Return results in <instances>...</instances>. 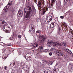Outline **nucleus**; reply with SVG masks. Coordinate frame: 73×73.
<instances>
[{
	"mask_svg": "<svg viewBox=\"0 0 73 73\" xmlns=\"http://www.w3.org/2000/svg\"><path fill=\"white\" fill-rule=\"evenodd\" d=\"M33 7L30 6H27L25 7L24 9V15L25 16V20H29L30 19V15H33Z\"/></svg>",
	"mask_w": 73,
	"mask_h": 73,
	"instance_id": "1",
	"label": "nucleus"
},
{
	"mask_svg": "<svg viewBox=\"0 0 73 73\" xmlns=\"http://www.w3.org/2000/svg\"><path fill=\"white\" fill-rule=\"evenodd\" d=\"M38 7L39 9H40L42 10V9L43 10L44 9V8H42V7L44 6V1H43L42 2H39L37 4Z\"/></svg>",
	"mask_w": 73,
	"mask_h": 73,
	"instance_id": "2",
	"label": "nucleus"
},
{
	"mask_svg": "<svg viewBox=\"0 0 73 73\" xmlns=\"http://www.w3.org/2000/svg\"><path fill=\"white\" fill-rule=\"evenodd\" d=\"M12 3L11 1H10L9 2L7 5H8L11 6V5H12ZM3 10L4 11H5V12H9V6L8 5H7V6H6L4 8Z\"/></svg>",
	"mask_w": 73,
	"mask_h": 73,
	"instance_id": "3",
	"label": "nucleus"
},
{
	"mask_svg": "<svg viewBox=\"0 0 73 73\" xmlns=\"http://www.w3.org/2000/svg\"><path fill=\"white\" fill-rule=\"evenodd\" d=\"M40 38L42 39L40 41V43H43L44 42H45V40H46V38L44 36L40 37Z\"/></svg>",
	"mask_w": 73,
	"mask_h": 73,
	"instance_id": "4",
	"label": "nucleus"
},
{
	"mask_svg": "<svg viewBox=\"0 0 73 73\" xmlns=\"http://www.w3.org/2000/svg\"><path fill=\"white\" fill-rule=\"evenodd\" d=\"M29 31H30L31 32L34 33L35 32V27H32V25H30L29 27Z\"/></svg>",
	"mask_w": 73,
	"mask_h": 73,
	"instance_id": "5",
	"label": "nucleus"
},
{
	"mask_svg": "<svg viewBox=\"0 0 73 73\" xmlns=\"http://www.w3.org/2000/svg\"><path fill=\"white\" fill-rule=\"evenodd\" d=\"M46 18V20L48 22H50L52 20V17L50 15L47 16Z\"/></svg>",
	"mask_w": 73,
	"mask_h": 73,
	"instance_id": "6",
	"label": "nucleus"
},
{
	"mask_svg": "<svg viewBox=\"0 0 73 73\" xmlns=\"http://www.w3.org/2000/svg\"><path fill=\"white\" fill-rule=\"evenodd\" d=\"M47 46H48L50 47L52 46V41L50 40H47Z\"/></svg>",
	"mask_w": 73,
	"mask_h": 73,
	"instance_id": "7",
	"label": "nucleus"
},
{
	"mask_svg": "<svg viewBox=\"0 0 73 73\" xmlns=\"http://www.w3.org/2000/svg\"><path fill=\"white\" fill-rule=\"evenodd\" d=\"M36 35L37 37L40 38V37H42L43 35H40L41 34V31H36Z\"/></svg>",
	"mask_w": 73,
	"mask_h": 73,
	"instance_id": "8",
	"label": "nucleus"
},
{
	"mask_svg": "<svg viewBox=\"0 0 73 73\" xmlns=\"http://www.w3.org/2000/svg\"><path fill=\"white\" fill-rule=\"evenodd\" d=\"M56 53L59 56H63V54H62V53L61 52V50H57Z\"/></svg>",
	"mask_w": 73,
	"mask_h": 73,
	"instance_id": "9",
	"label": "nucleus"
},
{
	"mask_svg": "<svg viewBox=\"0 0 73 73\" xmlns=\"http://www.w3.org/2000/svg\"><path fill=\"white\" fill-rule=\"evenodd\" d=\"M57 33L58 35H59V36L61 35V28L60 27H58V28Z\"/></svg>",
	"mask_w": 73,
	"mask_h": 73,
	"instance_id": "10",
	"label": "nucleus"
},
{
	"mask_svg": "<svg viewBox=\"0 0 73 73\" xmlns=\"http://www.w3.org/2000/svg\"><path fill=\"white\" fill-rule=\"evenodd\" d=\"M48 10V8H47L45 7H44L43 11H42V13L41 15H44L45 14V13L46 12V11Z\"/></svg>",
	"mask_w": 73,
	"mask_h": 73,
	"instance_id": "11",
	"label": "nucleus"
},
{
	"mask_svg": "<svg viewBox=\"0 0 73 73\" xmlns=\"http://www.w3.org/2000/svg\"><path fill=\"white\" fill-rule=\"evenodd\" d=\"M57 45H59V46H61L62 45H63V46H66V44L65 43H64V42H62L60 43H59V42H57Z\"/></svg>",
	"mask_w": 73,
	"mask_h": 73,
	"instance_id": "12",
	"label": "nucleus"
},
{
	"mask_svg": "<svg viewBox=\"0 0 73 73\" xmlns=\"http://www.w3.org/2000/svg\"><path fill=\"white\" fill-rule=\"evenodd\" d=\"M22 13L21 12V10L19 11L18 13V16L19 17H22V16H23V15L21 14Z\"/></svg>",
	"mask_w": 73,
	"mask_h": 73,
	"instance_id": "13",
	"label": "nucleus"
},
{
	"mask_svg": "<svg viewBox=\"0 0 73 73\" xmlns=\"http://www.w3.org/2000/svg\"><path fill=\"white\" fill-rule=\"evenodd\" d=\"M73 64L71 63L69 64V65L68 66V69L70 70H72V68L73 67Z\"/></svg>",
	"mask_w": 73,
	"mask_h": 73,
	"instance_id": "14",
	"label": "nucleus"
},
{
	"mask_svg": "<svg viewBox=\"0 0 73 73\" xmlns=\"http://www.w3.org/2000/svg\"><path fill=\"white\" fill-rule=\"evenodd\" d=\"M71 0H64V2L66 4H68L69 3H70V2Z\"/></svg>",
	"mask_w": 73,
	"mask_h": 73,
	"instance_id": "15",
	"label": "nucleus"
},
{
	"mask_svg": "<svg viewBox=\"0 0 73 73\" xmlns=\"http://www.w3.org/2000/svg\"><path fill=\"white\" fill-rule=\"evenodd\" d=\"M60 2L57 1L56 2V7L57 8H58L60 6Z\"/></svg>",
	"mask_w": 73,
	"mask_h": 73,
	"instance_id": "16",
	"label": "nucleus"
},
{
	"mask_svg": "<svg viewBox=\"0 0 73 73\" xmlns=\"http://www.w3.org/2000/svg\"><path fill=\"white\" fill-rule=\"evenodd\" d=\"M70 31H69V35H70V36H71L72 37H73V34L72 33V31H72V29H71L70 30Z\"/></svg>",
	"mask_w": 73,
	"mask_h": 73,
	"instance_id": "17",
	"label": "nucleus"
},
{
	"mask_svg": "<svg viewBox=\"0 0 73 73\" xmlns=\"http://www.w3.org/2000/svg\"><path fill=\"white\" fill-rule=\"evenodd\" d=\"M5 22L3 20H1L0 21V25H3L4 24Z\"/></svg>",
	"mask_w": 73,
	"mask_h": 73,
	"instance_id": "18",
	"label": "nucleus"
},
{
	"mask_svg": "<svg viewBox=\"0 0 73 73\" xmlns=\"http://www.w3.org/2000/svg\"><path fill=\"white\" fill-rule=\"evenodd\" d=\"M50 27L51 28H53L54 27H55V25H54V23H52L50 25Z\"/></svg>",
	"mask_w": 73,
	"mask_h": 73,
	"instance_id": "19",
	"label": "nucleus"
},
{
	"mask_svg": "<svg viewBox=\"0 0 73 73\" xmlns=\"http://www.w3.org/2000/svg\"><path fill=\"white\" fill-rule=\"evenodd\" d=\"M38 50H42V49H43V46H40L38 48Z\"/></svg>",
	"mask_w": 73,
	"mask_h": 73,
	"instance_id": "20",
	"label": "nucleus"
},
{
	"mask_svg": "<svg viewBox=\"0 0 73 73\" xmlns=\"http://www.w3.org/2000/svg\"><path fill=\"white\" fill-rule=\"evenodd\" d=\"M24 68L25 69V70H28V67H27V66L25 65H24L23 66Z\"/></svg>",
	"mask_w": 73,
	"mask_h": 73,
	"instance_id": "21",
	"label": "nucleus"
},
{
	"mask_svg": "<svg viewBox=\"0 0 73 73\" xmlns=\"http://www.w3.org/2000/svg\"><path fill=\"white\" fill-rule=\"evenodd\" d=\"M53 4H50L49 3V4L47 5V7L48 8H51L52 7V6H53Z\"/></svg>",
	"mask_w": 73,
	"mask_h": 73,
	"instance_id": "22",
	"label": "nucleus"
},
{
	"mask_svg": "<svg viewBox=\"0 0 73 73\" xmlns=\"http://www.w3.org/2000/svg\"><path fill=\"white\" fill-rule=\"evenodd\" d=\"M33 46L35 48H36L37 46H38V44L37 43H35L33 44Z\"/></svg>",
	"mask_w": 73,
	"mask_h": 73,
	"instance_id": "23",
	"label": "nucleus"
},
{
	"mask_svg": "<svg viewBox=\"0 0 73 73\" xmlns=\"http://www.w3.org/2000/svg\"><path fill=\"white\" fill-rule=\"evenodd\" d=\"M66 51L67 52H68L69 53H72V51L70 50L68 48H67L66 49Z\"/></svg>",
	"mask_w": 73,
	"mask_h": 73,
	"instance_id": "24",
	"label": "nucleus"
},
{
	"mask_svg": "<svg viewBox=\"0 0 73 73\" xmlns=\"http://www.w3.org/2000/svg\"><path fill=\"white\" fill-rule=\"evenodd\" d=\"M15 62H11L10 63V65L11 66H13L14 65H15Z\"/></svg>",
	"mask_w": 73,
	"mask_h": 73,
	"instance_id": "25",
	"label": "nucleus"
},
{
	"mask_svg": "<svg viewBox=\"0 0 73 73\" xmlns=\"http://www.w3.org/2000/svg\"><path fill=\"white\" fill-rule=\"evenodd\" d=\"M7 57H6L5 54H4L2 57L4 59H6V58H7Z\"/></svg>",
	"mask_w": 73,
	"mask_h": 73,
	"instance_id": "26",
	"label": "nucleus"
},
{
	"mask_svg": "<svg viewBox=\"0 0 73 73\" xmlns=\"http://www.w3.org/2000/svg\"><path fill=\"white\" fill-rule=\"evenodd\" d=\"M57 45V42H55L53 44V46H56Z\"/></svg>",
	"mask_w": 73,
	"mask_h": 73,
	"instance_id": "27",
	"label": "nucleus"
},
{
	"mask_svg": "<svg viewBox=\"0 0 73 73\" xmlns=\"http://www.w3.org/2000/svg\"><path fill=\"white\" fill-rule=\"evenodd\" d=\"M4 30L6 33H10V31L8 30Z\"/></svg>",
	"mask_w": 73,
	"mask_h": 73,
	"instance_id": "28",
	"label": "nucleus"
},
{
	"mask_svg": "<svg viewBox=\"0 0 73 73\" xmlns=\"http://www.w3.org/2000/svg\"><path fill=\"white\" fill-rule=\"evenodd\" d=\"M43 51L45 53H47L48 52V49H45L43 50Z\"/></svg>",
	"mask_w": 73,
	"mask_h": 73,
	"instance_id": "29",
	"label": "nucleus"
},
{
	"mask_svg": "<svg viewBox=\"0 0 73 73\" xmlns=\"http://www.w3.org/2000/svg\"><path fill=\"white\" fill-rule=\"evenodd\" d=\"M45 73H53L52 72H49V71H46L44 72Z\"/></svg>",
	"mask_w": 73,
	"mask_h": 73,
	"instance_id": "30",
	"label": "nucleus"
},
{
	"mask_svg": "<svg viewBox=\"0 0 73 73\" xmlns=\"http://www.w3.org/2000/svg\"><path fill=\"white\" fill-rule=\"evenodd\" d=\"M53 73H57V70L55 69V70H54L53 71Z\"/></svg>",
	"mask_w": 73,
	"mask_h": 73,
	"instance_id": "31",
	"label": "nucleus"
},
{
	"mask_svg": "<svg viewBox=\"0 0 73 73\" xmlns=\"http://www.w3.org/2000/svg\"><path fill=\"white\" fill-rule=\"evenodd\" d=\"M51 4H53V3H55V0H51Z\"/></svg>",
	"mask_w": 73,
	"mask_h": 73,
	"instance_id": "32",
	"label": "nucleus"
},
{
	"mask_svg": "<svg viewBox=\"0 0 73 73\" xmlns=\"http://www.w3.org/2000/svg\"><path fill=\"white\" fill-rule=\"evenodd\" d=\"M48 64H49V65H52V64H53V62L52 61H50L48 62Z\"/></svg>",
	"mask_w": 73,
	"mask_h": 73,
	"instance_id": "33",
	"label": "nucleus"
},
{
	"mask_svg": "<svg viewBox=\"0 0 73 73\" xmlns=\"http://www.w3.org/2000/svg\"><path fill=\"white\" fill-rule=\"evenodd\" d=\"M47 2L48 4H50V0H47Z\"/></svg>",
	"mask_w": 73,
	"mask_h": 73,
	"instance_id": "34",
	"label": "nucleus"
},
{
	"mask_svg": "<svg viewBox=\"0 0 73 73\" xmlns=\"http://www.w3.org/2000/svg\"><path fill=\"white\" fill-rule=\"evenodd\" d=\"M4 69H5V70H7L8 69L7 66H6L4 67Z\"/></svg>",
	"mask_w": 73,
	"mask_h": 73,
	"instance_id": "35",
	"label": "nucleus"
},
{
	"mask_svg": "<svg viewBox=\"0 0 73 73\" xmlns=\"http://www.w3.org/2000/svg\"><path fill=\"white\" fill-rule=\"evenodd\" d=\"M21 37V35H19L18 36V38H20Z\"/></svg>",
	"mask_w": 73,
	"mask_h": 73,
	"instance_id": "36",
	"label": "nucleus"
},
{
	"mask_svg": "<svg viewBox=\"0 0 73 73\" xmlns=\"http://www.w3.org/2000/svg\"><path fill=\"white\" fill-rule=\"evenodd\" d=\"M60 19H63L64 18V16H60Z\"/></svg>",
	"mask_w": 73,
	"mask_h": 73,
	"instance_id": "37",
	"label": "nucleus"
},
{
	"mask_svg": "<svg viewBox=\"0 0 73 73\" xmlns=\"http://www.w3.org/2000/svg\"><path fill=\"white\" fill-rule=\"evenodd\" d=\"M49 56H52V52H50L49 53Z\"/></svg>",
	"mask_w": 73,
	"mask_h": 73,
	"instance_id": "38",
	"label": "nucleus"
},
{
	"mask_svg": "<svg viewBox=\"0 0 73 73\" xmlns=\"http://www.w3.org/2000/svg\"><path fill=\"white\" fill-rule=\"evenodd\" d=\"M40 21V19H37V22H39Z\"/></svg>",
	"mask_w": 73,
	"mask_h": 73,
	"instance_id": "39",
	"label": "nucleus"
},
{
	"mask_svg": "<svg viewBox=\"0 0 73 73\" xmlns=\"http://www.w3.org/2000/svg\"><path fill=\"white\" fill-rule=\"evenodd\" d=\"M6 45L7 46H11V44H6Z\"/></svg>",
	"mask_w": 73,
	"mask_h": 73,
	"instance_id": "40",
	"label": "nucleus"
},
{
	"mask_svg": "<svg viewBox=\"0 0 73 73\" xmlns=\"http://www.w3.org/2000/svg\"><path fill=\"white\" fill-rule=\"evenodd\" d=\"M34 0V1L35 2V3H36V4H37V0Z\"/></svg>",
	"mask_w": 73,
	"mask_h": 73,
	"instance_id": "41",
	"label": "nucleus"
},
{
	"mask_svg": "<svg viewBox=\"0 0 73 73\" xmlns=\"http://www.w3.org/2000/svg\"><path fill=\"white\" fill-rule=\"evenodd\" d=\"M10 38L11 39L10 40H12V39L13 38V37L12 36V37H10Z\"/></svg>",
	"mask_w": 73,
	"mask_h": 73,
	"instance_id": "42",
	"label": "nucleus"
},
{
	"mask_svg": "<svg viewBox=\"0 0 73 73\" xmlns=\"http://www.w3.org/2000/svg\"><path fill=\"white\" fill-rule=\"evenodd\" d=\"M60 73H65V72H64L63 71L62 72H60Z\"/></svg>",
	"mask_w": 73,
	"mask_h": 73,
	"instance_id": "43",
	"label": "nucleus"
},
{
	"mask_svg": "<svg viewBox=\"0 0 73 73\" xmlns=\"http://www.w3.org/2000/svg\"><path fill=\"white\" fill-rule=\"evenodd\" d=\"M1 69V68L0 67V70Z\"/></svg>",
	"mask_w": 73,
	"mask_h": 73,
	"instance_id": "44",
	"label": "nucleus"
},
{
	"mask_svg": "<svg viewBox=\"0 0 73 73\" xmlns=\"http://www.w3.org/2000/svg\"><path fill=\"white\" fill-rule=\"evenodd\" d=\"M3 30H4V28H3Z\"/></svg>",
	"mask_w": 73,
	"mask_h": 73,
	"instance_id": "45",
	"label": "nucleus"
},
{
	"mask_svg": "<svg viewBox=\"0 0 73 73\" xmlns=\"http://www.w3.org/2000/svg\"><path fill=\"white\" fill-rule=\"evenodd\" d=\"M72 56L73 57V54H72Z\"/></svg>",
	"mask_w": 73,
	"mask_h": 73,
	"instance_id": "46",
	"label": "nucleus"
},
{
	"mask_svg": "<svg viewBox=\"0 0 73 73\" xmlns=\"http://www.w3.org/2000/svg\"><path fill=\"white\" fill-rule=\"evenodd\" d=\"M68 13V12H67V13Z\"/></svg>",
	"mask_w": 73,
	"mask_h": 73,
	"instance_id": "47",
	"label": "nucleus"
},
{
	"mask_svg": "<svg viewBox=\"0 0 73 73\" xmlns=\"http://www.w3.org/2000/svg\"><path fill=\"white\" fill-rule=\"evenodd\" d=\"M55 0L56 1V0Z\"/></svg>",
	"mask_w": 73,
	"mask_h": 73,
	"instance_id": "48",
	"label": "nucleus"
}]
</instances>
